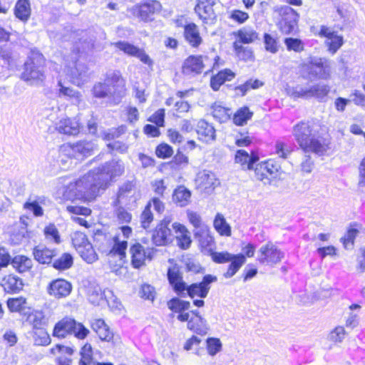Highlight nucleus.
Wrapping results in <instances>:
<instances>
[{
	"instance_id": "f257e3e1",
	"label": "nucleus",
	"mask_w": 365,
	"mask_h": 365,
	"mask_svg": "<svg viewBox=\"0 0 365 365\" xmlns=\"http://www.w3.org/2000/svg\"><path fill=\"white\" fill-rule=\"evenodd\" d=\"M95 179L96 177L91 171L75 180L66 182V179H63L64 183L62 187L63 198L71 201L93 200L100 190Z\"/></svg>"
},
{
	"instance_id": "f03ea898",
	"label": "nucleus",
	"mask_w": 365,
	"mask_h": 365,
	"mask_svg": "<svg viewBox=\"0 0 365 365\" xmlns=\"http://www.w3.org/2000/svg\"><path fill=\"white\" fill-rule=\"evenodd\" d=\"M293 135L304 153L322 155L327 150L328 143L324 138L318 135V130L314 125L300 122L294 127Z\"/></svg>"
},
{
	"instance_id": "7ed1b4c3",
	"label": "nucleus",
	"mask_w": 365,
	"mask_h": 365,
	"mask_svg": "<svg viewBox=\"0 0 365 365\" xmlns=\"http://www.w3.org/2000/svg\"><path fill=\"white\" fill-rule=\"evenodd\" d=\"M125 81L120 73H113L103 83H96L92 89L94 97L107 98L111 103L117 104L125 95Z\"/></svg>"
},
{
	"instance_id": "20e7f679",
	"label": "nucleus",
	"mask_w": 365,
	"mask_h": 365,
	"mask_svg": "<svg viewBox=\"0 0 365 365\" xmlns=\"http://www.w3.org/2000/svg\"><path fill=\"white\" fill-rule=\"evenodd\" d=\"M45 59L38 52H32L29 59L24 63V70L21 78L31 85H38L45 79Z\"/></svg>"
},
{
	"instance_id": "39448f33",
	"label": "nucleus",
	"mask_w": 365,
	"mask_h": 365,
	"mask_svg": "<svg viewBox=\"0 0 365 365\" xmlns=\"http://www.w3.org/2000/svg\"><path fill=\"white\" fill-rule=\"evenodd\" d=\"M332 62L325 58L310 57L302 68L309 79L327 80L330 78Z\"/></svg>"
},
{
	"instance_id": "423d86ee",
	"label": "nucleus",
	"mask_w": 365,
	"mask_h": 365,
	"mask_svg": "<svg viewBox=\"0 0 365 365\" xmlns=\"http://www.w3.org/2000/svg\"><path fill=\"white\" fill-rule=\"evenodd\" d=\"M125 170L122 160H112L91 171L100 189L105 190L108 182L114 177L121 175Z\"/></svg>"
},
{
	"instance_id": "0eeeda50",
	"label": "nucleus",
	"mask_w": 365,
	"mask_h": 365,
	"mask_svg": "<svg viewBox=\"0 0 365 365\" xmlns=\"http://www.w3.org/2000/svg\"><path fill=\"white\" fill-rule=\"evenodd\" d=\"M171 219L165 217L157 225L152 235V241L156 246H164L172 242L173 234Z\"/></svg>"
},
{
	"instance_id": "6e6552de",
	"label": "nucleus",
	"mask_w": 365,
	"mask_h": 365,
	"mask_svg": "<svg viewBox=\"0 0 365 365\" xmlns=\"http://www.w3.org/2000/svg\"><path fill=\"white\" fill-rule=\"evenodd\" d=\"M284 257V252L272 242L269 241L259 248L257 259L261 264L274 265L279 263Z\"/></svg>"
},
{
	"instance_id": "1a4fd4ad",
	"label": "nucleus",
	"mask_w": 365,
	"mask_h": 365,
	"mask_svg": "<svg viewBox=\"0 0 365 365\" xmlns=\"http://www.w3.org/2000/svg\"><path fill=\"white\" fill-rule=\"evenodd\" d=\"M216 276L212 274H206L204 276L202 281L199 283H193L190 286L186 284V289L183 294H180V297H186L188 295L191 298L198 297L205 298L210 289V284L217 282Z\"/></svg>"
},
{
	"instance_id": "9d476101",
	"label": "nucleus",
	"mask_w": 365,
	"mask_h": 365,
	"mask_svg": "<svg viewBox=\"0 0 365 365\" xmlns=\"http://www.w3.org/2000/svg\"><path fill=\"white\" fill-rule=\"evenodd\" d=\"M73 58L72 66H66L64 72L73 84L80 86L88 80V68L85 63L77 61L76 56Z\"/></svg>"
},
{
	"instance_id": "9b49d317",
	"label": "nucleus",
	"mask_w": 365,
	"mask_h": 365,
	"mask_svg": "<svg viewBox=\"0 0 365 365\" xmlns=\"http://www.w3.org/2000/svg\"><path fill=\"white\" fill-rule=\"evenodd\" d=\"M280 12L282 19L279 22V29L283 34H290L297 28L299 15L289 6L282 7Z\"/></svg>"
},
{
	"instance_id": "f8f14e48",
	"label": "nucleus",
	"mask_w": 365,
	"mask_h": 365,
	"mask_svg": "<svg viewBox=\"0 0 365 365\" xmlns=\"http://www.w3.org/2000/svg\"><path fill=\"white\" fill-rule=\"evenodd\" d=\"M161 4L158 1L148 0L141 5H135L129 9L134 16L143 21H148L155 12L160 11Z\"/></svg>"
},
{
	"instance_id": "ddd939ff",
	"label": "nucleus",
	"mask_w": 365,
	"mask_h": 365,
	"mask_svg": "<svg viewBox=\"0 0 365 365\" xmlns=\"http://www.w3.org/2000/svg\"><path fill=\"white\" fill-rule=\"evenodd\" d=\"M155 250L153 249L145 250L140 243H135L130 248L131 264L134 268L139 269L145 264V259H151Z\"/></svg>"
},
{
	"instance_id": "4468645a",
	"label": "nucleus",
	"mask_w": 365,
	"mask_h": 365,
	"mask_svg": "<svg viewBox=\"0 0 365 365\" xmlns=\"http://www.w3.org/2000/svg\"><path fill=\"white\" fill-rule=\"evenodd\" d=\"M112 45L125 54L139 58L145 64L151 65L153 63V61L144 50L138 48L133 44L127 41H120L112 43Z\"/></svg>"
},
{
	"instance_id": "2eb2a0df",
	"label": "nucleus",
	"mask_w": 365,
	"mask_h": 365,
	"mask_svg": "<svg viewBox=\"0 0 365 365\" xmlns=\"http://www.w3.org/2000/svg\"><path fill=\"white\" fill-rule=\"evenodd\" d=\"M195 182L198 188L206 193H210L220 184L215 175L209 170H204L197 173Z\"/></svg>"
},
{
	"instance_id": "dca6fc26",
	"label": "nucleus",
	"mask_w": 365,
	"mask_h": 365,
	"mask_svg": "<svg viewBox=\"0 0 365 365\" xmlns=\"http://www.w3.org/2000/svg\"><path fill=\"white\" fill-rule=\"evenodd\" d=\"M215 1L213 0H199L195 7V11L199 18L206 24L214 23L216 15L213 9Z\"/></svg>"
},
{
	"instance_id": "f3484780",
	"label": "nucleus",
	"mask_w": 365,
	"mask_h": 365,
	"mask_svg": "<svg viewBox=\"0 0 365 365\" xmlns=\"http://www.w3.org/2000/svg\"><path fill=\"white\" fill-rule=\"evenodd\" d=\"M195 238L198 241L202 251L208 255L215 246L214 237L208 227H202L199 230H193Z\"/></svg>"
},
{
	"instance_id": "a211bd4d",
	"label": "nucleus",
	"mask_w": 365,
	"mask_h": 365,
	"mask_svg": "<svg viewBox=\"0 0 365 365\" xmlns=\"http://www.w3.org/2000/svg\"><path fill=\"white\" fill-rule=\"evenodd\" d=\"M319 34L327 38L326 43L329 46V51L333 54L343 45V37L326 26H321Z\"/></svg>"
},
{
	"instance_id": "6ab92c4d",
	"label": "nucleus",
	"mask_w": 365,
	"mask_h": 365,
	"mask_svg": "<svg viewBox=\"0 0 365 365\" xmlns=\"http://www.w3.org/2000/svg\"><path fill=\"white\" fill-rule=\"evenodd\" d=\"M72 286L70 282L63 279L53 280L48 287V293L56 298L60 299L68 296Z\"/></svg>"
},
{
	"instance_id": "aec40b11",
	"label": "nucleus",
	"mask_w": 365,
	"mask_h": 365,
	"mask_svg": "<svg viewBox=\"0 0 365 365\" xmlns=\"http://www.w3.org/2000/svg\"><path fill=\"white\" fill-rule=\"evenodd\" d=\"M207 57L202 56H190L185 61L182 66V73L190 76L201 73L205 67L204 60Z\"/></svg>"
},
{
	"instance_id": "412c9836",
	"label": "nucleus",
	"mask_w": 365,
	"mask_h": 365,
	"mask_svg": "<svg viewBox=\"0 0 365 365\" xmlns=\"http://www.w3.org/2000/svg\"><path fill=\"white\" fill-rule=\"evenodd\" d=\"M33 255L38 263L49 264L52 263L53 257L57 255V251L43 245H38L33 249Z\"/></svg>"
},
{
	"instance_id": "4be33fe9",
	"label": "nucleus",
	"mask_w": 365,
	"mask_h": 365,
	"mask_svg": "<svg viewBox=\"0 0 365 365\" xmlns=\"http://www.w3.org/2000/svg\"><path fill=\"white\" fill-rule=\"evenodd\" d=\"M168 278L177 294H183L186 289V283L182 280L179 267L174 265L168 270Z\"/></svg>"
},
{
	"instance_id": "5701e85b",
	"label": "nucleus",
	"mask_w": 365,
	"mask_h": 365,
	"mask_svg": "<svg viewBox=\"0 0 365 365\" xmlns=\"http://www.w3.org/2000/svg\"><path fill=\"white\" fill-rule=\"evenodd\" d=\"M196 132L199 140L210 143L215 140V129L213 125L205 120H200L196 125Z\"/></svg>"
},
{
	"instance_id": "b1692460",
	"label": "nucleus",
	"mask_w": 365,
	"mask_h": 365,
	"mask_svg": "<svg viewBox=\"0 0 365 365\" xmlns=\"http://www.w3.org/2000/svg\"><path fill=\"white\" fill-rule=\"evenodd\" d=\"M74 319L70 317L63 318L58 322L53 328V336L58 339H64L68 335L72 334Z\"/></svg>"
},
{
	"instance_id": "393cba45",
	"label": "nucleus",
	"mask_w": 365,
	"mask_h": 365,
	"mask_svg": "<svg viewBox=\"0 0 365 365\" xmlns=\"http://www.w3.org/2000/svg\"><path fill=\"white\" fill-rule=\"evenodd\" d=\"M183 35L186 41L192 47H198L202 41L199 29L194 23H189L184 26Z\"/></svg>"
},
{
	"instance_id": "a878e982",
	"label": "nucleus",
	"mask_w": 365,
	"mask_h": 365,
	"mask_svg": "<svg viewBox=\"0 0 365 365\" xmlns=\"http://www.w3.org/2000/svg\"><path fill=\"white\" fill-rule=\"evenodd\" d=\"M56 129L61 133L75 135L80 131V123L76 118H63L56 123Z\"/></svg>"
},
{
	"instance_id": "bb28decb",
	"label": "nucleus",
	"mask_w": 365,
	"mask_h": 365,
	"mask_svg": "<svg viewBox=\"0 0 365 365\" xmlns=\"http://www.w3.org/2000/svg\"><path fill=\"white\" fill-rule=\"evenodd\" d=\"M279 168V166L274 163L272 160L261 162L255 168L256 177L258 180H263L264 179L267 178L268 175L276 173L278 171Z\"/></svg>"
},
{
	"instance_id": "cd10ccee",
	"label": "nucleus",
	"mask_w": 365,
	"mask_h": 365,
	"mask_svg": "<svg viewBox=\"0 0 365 365\" xmlns=\"http://www.w3.org/2000/svg\"><path fill=\"white\" fill-rule=\"evenodd\" d=\"M1 286L7 293L14 294L22 290L24 283L20 277L14 274H9L3 278Z\"/></svg>"
},
{
	"instance_id": "c85d7f7f",
	"label": "nucleus",
	"mask_w": 365,
	"mask_h": 365,
	"mask_svg": "<svg viewBox=\"0 0 365 365\" xmlns=\"http://www.w3.org/2000/svg\"><path fill=\"white\" fill-rule=\"evenodd\" d=\"M91 328L102 341H110L113 338V332L101 319L93 320L91 323Z\"/></svg>"
},
{
	"instance_id": "c756f323",
	"label": "nucleus",
	"mask_w": 365,
	"mask_h": 365,
	"mask_svg": "<svg viewBox=\"0 0 365 365\" xmlns=\"http://www.w3.org/2000/svg\"><path fill=\"white\" fill-rule=\"evenodd\" d=\"M172 227L177 235L176 238L178 241V245L182 249H187L192 241L185 227L175 222L172 224Z\"/></svg>"
},
{
	"instance_id": "7c9ffc66",
	"label": "nucleus",
	"mask_w": 365,
	"mask_h": 365,
	"mask_svg": "<svg viewBox=\"0 0 365 365\" xmlns=\"http://www.w3.org/2000/svg\"><path fill=\"white\" fill-rule=\"evenodd\" d=\"M235 76L234 72L230 69H225L212 76L210 79V86L214 91H218L220 87L225 82L232 80Z\"/></svg>"
},
{
	"instance_id": "2f4dec72",
	"label": "nucleus",
	"mask_w": 365,
	"mask_h": 365,
	"mask_svg": "<svg viewBox=\"0 0 365 365\" xmlns=\"http://www.w3.org/2000/svg\"><path fill=\"white\" fill-rule=\"evenodd\" d=\"M187 328L200 335L206 334L208 330L207 321L200 315L192 316Z\"/></svg>"
},
{
	"instance_id": "473e14b6",
	"label": "nucleus",
	"mask_w": 365,
	"mask_h": 365,
	"mask_svg": "<svg viewBox=\"0 0 365 365\" xmlns=\"http://www.w3.org/2000/svg\"><path fill=\"white\" fill-rule=\"evenodd\" d=\"M31 5L29 0H19L14 8V14L17 19L26 22L31 16Z\"/></svg>"
},
{
	"instance_id": "72a5a7b5",
	"label": "nucleus",
	"mask_w": 365,
	"mask_h": 365,
	"mask_svg": "<svg viewBox=\"0 0 365 365\" xmlns=\"http://www.w3.org/2000/svg\"><path fill=\"white\" fill-rule=\"evenodd\" d=\"M258 159L257 156H250L247 152L243 150H238L235 155V161L240 163L243 169H254V165Z\"/></svg>"
},
{
	"instance_id": "f704fd0d",
	"label": "nucleus",
	"mask_w": 365,
	"mask_h": 365,
	"mask_svg": "<svg viewBox=\"0 0 365 365\" xmlns=\"http://www.w3.org/2000/svg\"><path fill=\"white\" fill-rule=\"evenodd\" d=\"M13 267L20 273L29 271L33 267L31 259L24 255H16L11 260Z\"/></svg>"
},
{
	"instance_id": "c9c22d12",
	"label": "nucleus",
	"mask_w": 365,
	"mask_h": 365,
	"mask_svg": "<svg viewBox=\"0 0 365 365\" xmlns=\"http://www.w3.org/2000/svg\"><path fill=\"white\" fill-rule=\"evenodd\" d=\"M110 245L111 248L109 250L108 255L110 256L118 255L120 260L122 261L125 257L127 241H120L117 237H115Z\"/></svg>"
},
{
	"instance_id": "e433bc0d",
	"label": "nucleus",
	"mask_w": 365,
	"mask_h": 365,
	"mask_svg": "<svg viewBox=\"0 0 365 365\" xmlns=\"http://www.w3.org/2000/svg\"><path fill=\"white\" fill-rule=\"evenodd\" d=\"M190 197V191L183 186H180L174 190L173 200L180 207H183L189 203Z\"/></svg>"
},
{
	"instance_id": "4c0bfd02",
	"label": "nucleus",
	"mask_w": 365,
	"mask_h": 365,
	"mask_svg": "<svg viewBox=\"0 0 365 365\" xmlns=\"http://www.w3.org/2000/svg\"><path fill=\"white\" fill-rule=\"evenodd\" d=\"M246 259L244 255H235L233 259L230 261V264L227 272L224 274L225 278L233 277L240 268L245 263Z\"/></svg>"
},
{
	"instance_id": "58836bf2",
	"label": "nucleus",
	"mask_w": 365,
	"mask_h": 365,
	"mask_svg": "<svg viewBox=\"0 0 365 365\" xmlns=\"http://www.w3.org/2000/svg\"><path fill=\"white\" fill-rule=\"evenodd\" d=\"M93 349L90 344L86 343L81 349V359L78 365H96L97 361L93 356Z\"/></svg>"
},
{
	"instance_id": "ea45409f",
	"label": "nucleus",
	"mask_w": 365,
	"mask_h": 365,
	"mask_svg": "<svg viewBox=\"0 0 365 365\" xmlns=\"http://www.w3.org/2000/svg\"><path fill=\"white\" fill-rule=\"evenodd\" d=\"M58 86L60 87V95L69 97L72 102L75 104H78L81 101L82 99L81 93L73 90L72 88L65 86L61 79L58 80Z\"/></svg>"
},
{
	"instance_id": "a19ab883",
	"label": "nucleus",
	"mask_w": 365,
	"mask_h": 365,
	"mask_svg": "<svg viewBox=\"0 0 365 365\" xmlns=\"http://www.w3.org/2000/svg\"><path fill=\"white\" fill-rule=\"evenodd\" d=\"M240 43H250L258 38V34L252 29L244 27L238 31Z\"/></svg>"
},
{
	"instance_id": "79ce46f5",
	"label": "nucleus",
	"mask_w": 365,
	"mask_h": 365,
	"mask_svg": "<svg viewBox=\"0 0 365 365\" xmlns=\"http://www.w3.org/2000/svg\"><path fill=\"white\" fill-rule=\"evenodd\" d=\"M253 115L247 106L240 108L237 110L233 116V122L237 125H243L246 124Z\"/></svg>"
},
{
	"instance_id": "37998d69",
	"label": "nucleus",
	"mask_w": 365,
	"mask_h": 365,
	"mask_svg": "<svg viewBox=\"0 0 365 365\" xmlns=\"http://www.w3.org/2000/svg\"><path fill=\"white\" fill-rule=\"evenodd\" d=\"M94 149V144L90 141H79L71 145V150L74 153L83 156L90 155Z\"/></svg>"
},
{
	"instance_id": "c03bdc74",
	"label": "nucleus",
	"mask_w": 365,
	"mask_h": 365,
	"mask_svg": "<svg viewBox=\"0 0 365 365\" xmlns=\"http://www.w3.org/2000/svg\"><path fill=\"white\" fill-rule=\"evenodd\" d=\"M53 267L58 270H65L73 264V257L68 253H63L60 257L53 260Z\"/></svg>"
},
{
	"instance_id": "a18cd8bd",
	"label": "nucleus",
	"mask_w": 365,
	"mask_h": 365,
	"mask_svg": "<svg viewBox=\"0 0 365 365\" xmlns=\"http://www.w3.org/2000/svg\"><path fill=\"white\" fill-rule=\"evenodd\" d=\"M214 227L215 230L221 235L225 236L231 235V228L230 225L226 222L224 217L217 214L214 220Z\"/></svg>"
},
{
	"instance_id": "49530a36",
	"label": "nucleus",
	"mask_w": 365,
	"mask_h": 365,
	"mask_svg": "<svg viewBox=\"0 0 365 365\" xmlns=\"http://www.w3.org/2000/svg\"><path fill=\"white\" fill-rule=\"evenodd\" d=\"M78 253L84 261L89 264H91L98 259V255L91 243L86 245L81 250L78 252Z\"/></svg>"
},
{
	"instance_id": "de8ad7c7",
	"label": "nucleus",
	"mask_w": 365,
	"mask_h": 365,
	"mask_svg": "<svg viewBox=\"0 0 365 365\" xmlns=\"http://www.w3.org/2000/svg\"><path fill=\"white\" fill-rule=\"evenodd\" d=\"M233 47L240 59L243 61H251L254 58L253 52L250 48L243 46L238 41H235L234 43Z\"/></svg>"
},
{
	"instance_id": "09e8293b",
	"label": "nucleus",
	"mask_w": 365,
	"mask_h": 365,
	"mask_svg": "<svg viewBox=\"0 0 365 365\" xmlns=\"http://www.w3.org/2000/svg\"><path fill=\"white\" fill-rule=\"evenodd\" d=\"M81 38L79 39V42L76 43L77 45L76 46L78 53L80 52H86L94 48V41L87 36L86 32L81 31Z\"/></svg>"
},
{
	"instance_id": "8fccbe9b",
	"label": "nucleus",
	"mask_w": 365,
	"mask_h": 365,
	"mask_svg": "<svg viewBox=\"0 0 365 365\" xmlns=\"http://www.w3.org/2000/svg\"><path fill=\"white\" fill-rule=\"evenodd\" d=\"M168 306L173 312L181 313L189 309L190 303L178 298H173L168 302Z\"/></svg>"
},
{
	"instance_id": "3c124183",
	"label": "nucleus",
	"mask_w": 365,
	"mask_h": 365,
	"mask_svg": "<svg viewBox=\"0 0 365 365\" xmlns=\"http://www.w3.org/2000/svg\"><path fill=\"white\" fill-rule=\"evenodd\" d=\"M263 85V83L260 81L255 79H250L247 81L244 84L238 86L235 88L237 94H240L242 96H245L247 92L252 89H256Z\"/></svg>"
},
{
	"instance_id": "603ef678",
	"label": "nucleus",
	"mask_w": 365,
	"mask_h": 365,
	"mask_svg": "<svg viewBox=\"0 0 365 365\" xmlns=\"http://www.w3.org/2000/svg\"><path fill=\"white\" fill-rule=\"evenodd\" d=\"M289 93L293 98H312L311 86L303 87L302 86L297 85L290 88Z\"/></svg>"
},
{
	"instance_id": "864d4df0",
	"label": "nucleus",
	"mask_w": 365,
	"mask_h": 365,
	"mask_svg": "<svg viewBox=\"0 0 365 365\" xmlns=\"http://www.w3.org/2000/svg\"><path fill=\"white\" fill-rule=\"evenodd\" d=\"M71 241L76 251L78 252L87 244H90L86 235L81 232H75L71 235Z\"/></svg>"
},
{
	"instance_id": "5fc2aeb1",
	"label": "nucleus",
	"mask_w": 365,
	"mask_h": 365,
	"mask_svg": "<svg viewBox=\"0 0 365 365\" xmlns=\"http://www.w3.org/2000/svg\"><path fill=\"white\" fill-rule=\"evenodd\" d=\"M284 42L287 49L289 51H293L297 53H300L304 49V44L299 38H286Z\"/></svg>"
},
{
	"instance_id": "6e6d98bb",
	"label": "nucleus",
	"mask_w": 365,
	"mask_h": 365,
	"mask_svg": "<svg viewBox=\"0 0 365 365\" xmlns=\"http://www.w3.org/2000/svg\"><path fill=\"white\" fill-rule=\"evenodd\" d=\"M212 259L213 262L217 264H223L229 262L232 259H233L234 255L231 253H229L227 252H215L214 250H212L209 254Z\"/></svg>"
},
{
	"instance_id": "4d7b16f0",
	"label": "nucleus",
	"mask_w": 365,
	"mask_h": 365,
	"mask_svg": "<svg viewBox=\"0 0 365 365\" xmlns=\"http://www.w3.org/2000/svg\"><path fill=\"white\" fill-rule=\"evenodd\" d=\"M28 320L36 329H41L42 326L46 324V319L41 312H32L29 315Z\"/></svg>"
},
{
	"instance_id": "13d9d810",
	"label": "nucleus",
	"mask_w": 365,
	"mask_h": 365,
	"mask_svg": "<svg viewBox=\"0 0 365 365\" xmlns=\"http://www.w3.org/2000/svg\"><path fill=\"white\" fill-rule=\"evenodd\" d=\"M212 108V115L220 121H225L230 118V109L222 107L220 105L215 103Z\"/></svg>"
},
{
	"instance_id": "bf43d9fd",
	"label": "nucleus",
	"mask_w": 365,
	"mask_h": 365,
	"mask_svg": "<svg viewBox=\"0 0 365 365\" xmlns=\"http://www.w3.org/2000/svg\"><path fill=\"white\" fill-rule=\"evenodd\" d=\"M359 233V230L356 228L350 227L344 237L341 239L344 247L346 250L352 249L354 246V239Z\"/></svg>"
},
{
	"instance_id": "052dcab7",
	"label": "nucleus",
	"mask_w": 365,
	"mask_h": 365,
	"mask_svg": "<svg viewBox=\"0 0 365 365\" xmlns=\"http://www.w3.org/2000/svg\"><path fill=\"white\" fill-rule=\"evenodd\" d=\"M150 207L151 202H148L140 215L141 226L144 229L148 228L153 220V215L150 210Z\"/></svg>"
},
{
	"instance_id": "680f3d73",
	"label": "nucleus",
	"mask_w": 365,
	"mask_h": 365,
	"mask_svg": "<svg viewBox=\"0 0 365 365\" xmlns=\"http://www.w3.org/2000/svg\"><path fill=\"white\" fill-rule=\"evenodd\" d=\"M89 333L90 331L82 323L78 322L74 319L72 334L78 339H84Z\"/></svg>"
},
{
	"instance_id": "e2e57ef3",
	"label": "nucleus",
	"mask_w": 365,
	"mask_h": 365,
	"mask_svg": "<svg viewBox=\"0 0 365 365\" xmlns=\"http://www.w3.org/2000/svg\"><path fill=\"white\" fill-rule=\"evenodd\" d=\"M312 97L322 98L329 92V87L326 84H316L311 86Z\"/></svg>"
},
{
	"instance_id": "0e129e2a",
	"label": "nucleus",
	"mask_w": 365,
	"mask_h": 365,
	"mask_svg": "<svg viewBox=\"0 0 365 365\" xmlns=\"http://www.w3.org/2000/svg\"><path fill=\"white\" fill-rule=\"evenodd\" d=\"M35 344L41 346H46L51 343L49 334L44 330L39 329L34 333Z\"/></svg>"
},
{
	"instance_id": "69168bd1",
	"label": "nucleus",
	"mask_w": 365,
	"mask_h": 365,
	"mask_svg": "<svg viewBox=\"0 0 365 365\" xmlns=\"http://www.w3.org/2000/svg\"><path fill=\"white\" fill-rule=\"evenodd\" d=\"M187 215L189 220V222L193 225L195 227L194 230H199L201 228L202 229V227H208L205 224H204L202 221L200 215L193 211H187Z\"/></svg>"
},
{
	"instance_id": "338daca9",
	"label": "nucleus",
	"mask_w": 365,
	"mask_h": 365,
	"mask_svg": "<svg viewBox=\"0 0 365 365\" xmlns=\"http://www.w3.org/2000/svg\"><path fill=\"white\" fill-rule=\"evenodd\" d=\"M221 348L222 343L219 339L208 338L207 339V349L210 355L215 356L221 350Z\"/></svg>"
},
{
	"instance_id": "774afa93",
	"label": "nucleus",
	"mask_w": 365,
	"mask_h": 365,
	"mask_svg": "<svg viewBox=\"0 0 365 365\" xmlns=\"http://www.w3.org/2000/svg\"><path fill=\"white\" fill-rule=\"evenodd\" d=\"M264 41L265 49L272 53H275L278 51V45L277 39L270 34H265L264 36Z\"/></svg>"
}]
</instances>
